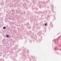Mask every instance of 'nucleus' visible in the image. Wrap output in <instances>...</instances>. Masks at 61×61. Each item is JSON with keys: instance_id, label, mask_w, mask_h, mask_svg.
<instances>
[{"instance_id": "obj_1", "label": "nucleus", "mask_w": 61, "mask_h": 61, "mask_svg": "<svg viewBox=\"0 0 61 61\" xmlns=\"http://www.w3.org/2000/svg\"><path fill=\"white\" fill-rule=\"evenodd\" d=\"M3 28L4 29H5V28H6V27H4Z\"/></svg>"}, {"instance_id": "obj_3", "label": "nucleus", "mask_w": 61, "mask_h": 61, "mask_svg": "<svg viewBox=\"0 0 61 61\" xmlns=\"http://www.w3.org/2000/svg\"><path fill=\"white\" fill-rule=\"evenodd\" d=\"M7 37H9V36L7 35Z\"/></svg>"}, {"instance_id": "obj_2", "label": "nucleus", "mask_w": 61, "mask_h": 61, "mask_svg": "<svg viewBox=\"0 0 61 61\" xmlns=\"http://www.w3.org/2000/svg\"><path fill=\"white\" fill-rule=\"evenodd\" d=\"M47 25V24H46V23H45V25Z\"/></svg>"}]
</instances>
